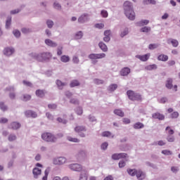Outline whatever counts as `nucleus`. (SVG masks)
<instances>
[{
	"label": "nucleus",
	"instance_id": "nucleus-34",
	"mask_svg": "<svg viewBox=\"0 0 180 180\" xmlns=\"http://www.w3.org/2000/svg\"><path fill=\"white\" fill-rule=\"evenodd\" d=\"M157 68L158 67L155 64L149 65L145 67V70H147V71H153V70H157Z\"/></svg>",
	"mask_w": 180,
	"mask_h": 180
},
{
	"label": "nucleus",
	"instance_id": "nucleus-61",
	"mask_svg": "<svg viewBox=\"0 0 180 180\" xmlns=\"http://www.w3.org/2000/svg\"><path fill=\"white\" fill-rule=\"evenodd\" d=\"M101 16H103V18H108V13L107 11L102 10L101 12Z\"/></svg>",
	"mask_w": 180,
	"mask_h": 180
},
{
	"label": "nucleus",
	"instance_id": "nucleus-63",
	"mask_svg": "<svg viewBox=\"0 0 180 180\" xmlns=\"http://www.w3.org/2000/svg\"><path fill=\"white\" fill-rule=\"evenodd\" d=\"M109 146V144L108 143V142H104L101 144V150H106L108 148V146Z\"/></svg>",
	"mask_w": 180,
	"mask_h": 180
},
{
	"label": "nucleus",
	"instance_id": "nucleus-29",
	"mask_svg": "<svg viewBox=\"0 0 180 180\" xmlns=\"http://www.w3.org/2000/svg\"><path fill=\"white\" fill-rule=\"evenodd\" d=\"M81 83L77 79L72 80L70 84V88H75V86H79Z\"/></svg>",
	"mask_w": 180,
	"mask_h": 180
},
{
	"label": "nucleus",
	"instance_id": "nucleus-40",
	"mask_svg": "<svg viewBox=\"0 0 180 180\" xmlns=\"http://www.w3.org/2000/svg\"><path fill=\"white\" fill-rule=\"evenodd\" d=\"M140 32L142 33H149V32H151V27H143L141 28Z\"/></svg>",
	"mask_w": 180,
	"mask_h": 180
},
{
	"label": "nucleus",
	"instance_id": "nucleus-20",
	"mask_svg": "<svg viewBox=\"0 0 180 180\" xmlns=\"http://www.w3.org/2000/svg\"><path fill=\"white\" fill-rule=\"evenodd\" d=\"M152 117H153V119H158V120H164V119H165V116L160 112L153 113Z\"/></svg>",
	"mask_w": 180,
	"mask_h": 180
},
{
	"label": "nucleus",
	"instance_id": "nucleus-58",
	"mask_svg": "<svg viewBox=\"0 0 180 180\" xmlns=\"http://www.w3.org/2000/svg\"><path fill=\"white\" fill-rule=\"evenodd\" d=\"M94 84H96V85H101L103 84V80L99 79H94Z\"/></svg>",
	"mask_w": 180,
	"mask_h": 180
},
{
	"label": "nucleus",
	"instance_id": "nucleus-6",
	"mask_svg": "<svg viewBox=\"0 0 180 180\" xmlns=\"http://www.w3.org/2000/svg\"><path fill=\"white\" fill-rule=\"evenodd\" d=\"M75 131L78 134L79 137H86V135L85 134V131H86V127L85 126H77L75 127Z\"/></svg>",
	"mask_w": 180,
	"mask_h": 180
},
{
	"label": "nucleus",
	"instance_id": "nucleus-31",
	"mask_svg": "<svg viewBox=\"0 0 180 180\" xmlns=\"http://www.w3.org/2000/svg\"><path fill=\"white\" fill-rule=\"evenodd\" d=\"M158 61H168V56L164 55V54H160L158 56Z\"/></svg>",
	"mask_w": 180,
	"mask_h": 180
},
{
	"label": "nucleus",
	"instance_id": "nucleus-9",
	"mask_svg": "<svg viewBox=\"0 0 180 180\" xmlns=\"http://www.w3.org/2000/svg\"><path fill=\"white\" fill-rule=\"evenodd\" d=\"M25 117H32V119H36L37 117V112L32 110H27L24 112Z\"/></svg>",
	"mask_w": 180,
	"mask_h": 180
},
{
	"label": "nucleus",
	"instance_id": "nucleus-3",
	"mask_svg": "<svg viewBox=\"0 0 180 180\" xmlns=\"http://www.w3.org/2000/svg\"><path fill=\"white\" fill-rule=\"evenodd\" d=\"M127 95L130 101H137L141 102L143 98H141V94L134 92L133 90H128L127 91Z\"/></svg>",
	"mask_w": 180,
	"mask_h": 180
},
{
	"label": "nucleus",
	"instance_id": "nucleus-41",
	"mask_svg": "<svg viewBox=\"0 0 180 180\" xmlns=\"http://www.w3.org/2000/svg\"><path fill=\"white\" fill-rule=\"evenodd\" d=\"M17 139L18 137L16 136V135H15V134H11L10 135H8V141H15V140H16Z\"/></svg>",
	"mask_w": 180,
	"mask_h": 180
},
{
	"label": "nucleus",
	"instance_id": "nucleus-4",
	"mask_svg": "<svg viewBox=\"0 0 180 180\" xmlns=\"http://www.w3.org/2000/svg\"><path fill=\"white\" fill-rule=\"evenodd\" d=\"M34 58L37 59V61H46L51 58V53L50 52H44L39 54H35Z\"/></svg>",
	"mask_w": 180,
	"mask_h": 180
},
{
	"label": "nucleus",
	"instance_id": "nucleus-54",
	"mask_svg": "<svg viewBox=\"0 0 180 180\" xmlns=\"http://www.w3.org/2000/svg\"><path fill=\"white\" fill-rule=\"evenodd\" d=\"M179 113L178 112H174L171 114L172 119H178Z\"/></svg>",
	"mask_w": 180,
	"mask_h": 180
},
{
	"label": "nucleus",
	"instance_id": "nucleus-33",
	"mask_svg": "<svg viewBox=\"0 0 180 180\" xmlns=\"http://www.w3.org/2000/svg\"><path fill=\"white\" fill-rule=\"evenodd\" d=\"M127 171L129 175H130L131 176H136L137 174V169H128Z\"/></svg>",
	"mask_w": 180,
	"mask_h": 180
},
{
	"label": "nucleus",
	"instance_id": "nucleus-15",
	"mask_svg": "<svg viewBox=\"0 0 180 180\" xmlns=\"http://www.w3.org/2000/svg\"><path fill=\"white\" fill-rule=\"evenodd\" d=\"M79 180H88V171L86 169H82L81 171Z\"/></svg>",
	"mask_w": 180,
	"mask_h": 180
},
{
	"label": "nucleus",
	"instance_id": "nucleus-10",
	"mask_svg": "<svg viewBox=\"0 0 180 180\" xmlns=\"http://www.w3.org/2000/svg\"><path fill=\"white\" fill-rule=\"evenodd\" d=\"M77 20L79 23H85L86 22H88V20H89V14L86 13H83L79 17Z\"/></svg>",
	"mask_w": 180,
	"mask_h": 180
},
{
	"label": "nucleus",
	"instance_id": "nucleus-32",
	"mask_svg": "<svg viewBox=\"0 0 180 180\" xmlns=\"http://www.w3.org/2000/svg\"><path fill=\"white\" fill-rule=\"evenodd\" d=\"M12 25V17H7V20L6 21V29H10L11 25Z\"/></svg>",
	"mask_w": 180,
	"mask_h": 180
},
{
	"label": "nucleus",
	"instance_id": "nucleus-28",
	"mask_svg": "<svg viewBox=\"0 0 180 180\" xmlns=\"http://www.w3.org/2000/svg\"><path fill=\"white\" fill-rule=\"evenodd\" d=\"M168 44L171 43V44L173 46V47H178L179 42L176 39H170L167 41Z\"/></svg>",
	"mask_w": 180,
	"mask_h": 180
},
{
	"label": "nucleus",
	"instance_id": "nucleus-39",
	"mask_svg": "<svg viewBox=\"0 0 180 180\" xmlns=\"http://www.w3.org/2000/svg\"><path fill=\"white\" fill-rule=\"evenodd\" d=\"M117 89V84H112L109 86L108 90L110 91V92H113L114 91H116Z\"/></svg>",
	"mask_w": 180,
	"mask_h": 180
},
{
	"label": "nucleus",
	"instance_id": "nucleus-8",
	"mask_svg": "<svg viewBox=\"0 0 180 180\" xmlns=\"http://www.w3.org/2000/svg\"><path fill=\"white\" fill-rule=\"evenodd\" d=\"M15 53V48L12 46L6 47L3 51V54L6 56V57H11L13 54Z\"/></svg>",
	"mask_w": 180,
	"mask_h": 180
},
{
	"label": "nucleus",
	"instance_id": "nucleus-22",
	"mask_svg": "<svg viewBox=\"0 0 180 180\" xmlns=\"http://www.w3.org/2000/svg\"><path fill=\"white\" fill-rule=\"evenodd\" d=\"M150 23V20H141L136 23V26L141 27L143 26H146Z\"/></svg>",
	"mask_w": 180,
	"mask_h": 180
},
{
	"label": "nucleus",
	"instance_id": "nucleus-36",
	"mask_svg": "<svg viewBox=\"0 0 180 180\" xmlns=\"http://www.w3.org/2000/svg\"><path fill=\"white\" fill-rule=\"evenodd\" d=\"M134 129H143L144 124L141 122H136L133 126Z\"/></svg>",
	"mask_w": 180,
	"mask_h": 180
},
{
	"label": "nucleus",
	"instance_id": "nucleus-53",
	"mask_svg": "<svg viewBox=\"0 0 180 180\" xmlns=\"http://www.w3.org/2000/svg\"><path fill=\"white\" fill-rule=\"evenodd\" d=\"M111 158H112V160H120L119 153L112 154V156H111Z\"/></svg>",
	"mask_w": 180,
	"mask_h": 180
},
{
	"label": "nucleus",
	"instance_id": "nucleus-30",
	"mask_svg": "<svg viewBox=\"0 0 180 180\" xmlns=\"http://www.w3.org/2000/svg\"><path fill=\"white\" fill-rule=\"evenodd\" d=\"M78 158H85L86 157V150H80L77 153Z\"/></svg>",
	"mask_w": 180,
	"mask_h": 180
},
{
	"label": "nucleus",
	"instance_id": "nucleus-35",
	"mask_svg": "<svg viewBox=\"0 0 180 180\" xmlns=\"http://www.w3.org/2000/svg\"><path fill=\"white\" fill-rule=\"evenodd\" d=\"M114 113L115 115H117V116H120V117H123V116H124V112L120 109H115L114 110Z\"/></svg>",
	"mask_w": 180,
	"mask_h": 180
},
{
	"label": "nucleus",
	"instance_id": "nucleus-52",
	"mask_svg": "<svg viewBox=\"0 0 180 180\" xmlns=\"http://www.w3.org/2000/svg\"><path fill=\"white\" fill-rule=\"evenodd\" d=\"M118 165L119 168H124V167H126V162L124 160H120Z\"/></svg>",
	"mask_w": 180,
	"mask_h": 180
},
{
	"label": "nucleus",
	"instance_id": "nucleus-64",
	"mask_svg": "<svg viewBox=\"0 0 180 180\" xmlns=\"http://www.w3.org/2000/svg\"><path fill=\"white\" fill-rule=\"evenodd\" d=\"M49 169H46L44 172V176L42 178V180H47V177L49 176Z\"/></svg>",
	"mask_w": 180,
	"mask_h": 180
},
{
	"label": "nucleus",
	"instance_id": "nucleus-1",
	"mask_svg": "<svg viewBox=\"0 0 180 180\" xmlns=\"http://www.w3.org/2000/svg\"><path fill=\"white\" fill-rule=\"evenodd\" d=\"M124 15L129 20H134L136 19V13H134V8L133 3L130 1H125L124 3Z\"/></svg>",
	"mask_w": 180,
	"mask_h": 180
},
{
	"label": "nucleus",
	"instance_id": "nucleus-42",
	"mask_svg": "<svg viewBox=\"0 0 180 180\" xmlns=\"http://www.w3.org/2000/svg\"><path fill=\"white\" fill-rule=\"evenodd\" d=\"M46 25L49 29H53V26H54V22L51 20H46Z\"/></svg>",
	"mask_w": 180,
	"mask_h": 180
},
{
	"label": "nucleus",
	"instance_id": "nucleus-23",
	"mask_svg": "<svg viewBox=\"0 0 180 180\" xmlns=\"http://www.w3.org/2000/svg\"><path fill=\"white\" fill-rule=\"evenodd\" d=\"M129 32H130L129 31V28L125 27L122 30H121L120 33V37H121V39H123V37H125V36H127V34H129Z\"/></svg>",
	"mask_w": 180,
	"mask_h": 180
},
{
	"label": "nucleus",
	"instance_id": "nucleus-46",
	"mask_svg": "<svg viewBox=\"0 0 180 180\" xmlns=\"http://www.w3.org/2000/svg\"><path fill=\"white\" fill-rule=\"evenodd\" d=\"M167 140L169 143H174V141H175V137L172 135H168Z\"/></svg>",
	"mask_w": 180,
	"mask_h": 180
},
{
	"label": "nucleus",
	"instance_id": "nucleus-48",
	"mask_svg": "<svg viewBox=\"0 0 180 180\" xmlns=\"http://www.w3.org/2000/svg\"><path fill=\"white\" fill-rule=\"evenodd\" d=\"M112 136V133L109 131H105L102 133L103 137H110Z\"/></svg>",
	"mask_w": 180,
	"mask_h": 180
},
{
	"label": "nucleus",
	"instance_id": "nucleus-13",
	"mask_svg": "<svg viewBox=\"0 0 180 180\" xmlns=\"http://www.w3.org/2000/svg\"><path fill=\"white\" fill-rule=\"evenodd\" d=\"M112 34V31L110 30H107L104 32V37H103V41L105 43H109L110 41V34Z\"/></svg>",
	"mask_w": 180,
	"mask_h": 180
},
{
	"label": "nucleus",
	"instance_id": "nucleus-27",
	"mask_svg": "<svg viewBox=\"0 0 180 180\" xmlns=\"http://www.w3.org/2000/svg\"><path fill=\"white\" fill-rule=\"evenodd\" d=\"M172 82H173V80L172 78L167 79L165 84V86L166 88H167V89H172V86H174V85L172 84Z\"/></svg>",
	"mask_w": 180,
	"mask_h": 180
},
{
	"label": "nucleus",
	"instance_id": "nucleus-7",
	"mask_svg": "<svg viewBox=\"0 0 180 180\" xmlns=\"http://www.w3.org/2000/svg\"><path fill=\"white\" fill-rule=\"evenodd\" d=\"M67 162V158L64 157L54 158L53 159V164L54 165H63Z\"/></svg>",
	"mask_w": 180,
	"mask_h": 180
},
{
	"label": "nucleus",
	"instance_id": "nucleus-44",
	"mask_svg": "<svg viewBox=\"0 0 180 180\" xmlns=\"http://www.w3.org/2000/svg\"><path fill=\"white\" fill-rule=\"evenodd\" d=\"M67 140H68V141H71L72 143H79V139L77 138H72L71 136H68Z\"/></svg>",
	"mask_w": 180,
	"mask_h": 180
},
{
	"label": "nucleus",
	"instance_id": "nucleus-26",
	"mask_svg": "<svg viewBox=\"0 0 180 180\" xmlns=\"http://www.w3.org/2000/svg\"><path fill=\"white\" fill-rule=\"evenodd\" d=\"M32 99V96L30 94H22L20 96V100L22 101V102H27Z\"/></svg>",
	"mask_w": 180,
	"mask_h": 180
},
{
	"label": "nucleus",
	"instance_id": "nucleus-5",
	"mask_svg": "<svg viewBox=\"0 0 180 180\" xmlns=\"http://www.w3.org/2000/svg\"><path fill=\"white\" fill-rule=\"evenodd\" d=\"M41 139L44 140V141H47L48 143H56L57 141V138H56V135L46 132L41 135Z\"/></svg>",
	"mask_w": 180,
	"mask_h": 180
},
{
	"label": "nucleus",
	"instance_id": "nucleus-17",
	"mask_svg": "<svg viewBox=\"0 0 180 180\" xmlns=\"http://www.w3.org/2000/svg\"><path fill=\"white\" fill-rule=\"evenodd\" d=\"M130 72L131 70L129 68H123L120 71V75H122V77H127V75L130 74Z\"/></svg>",
	"mask_w": 180,
	"mask_h": 180
},
{
	"label": "nucleus",
	"instance_id": "nucleus-12",
	"mask_svg": "<svg viewBox=\"0 0 180 180\" xmlns=\"http://www.w3.org/2000/svg\"><path fill=\"white\" fill-rule=\"evenodd\" d=\"M136 176L138 180H144L146 179V172H143L141 169H138Z\"/></svg>",
	"mask_w": 180,
	"mask_h": 180
},
{
	"label": "nucleus",
	"instance_id": "nucleus-21",
	"mask_svg": "<svg viewBox=\"0 0 180 180\" xmlns=\"http://www.w3.org/2000/svg\"><path fill=\"white\" fill-rule=\"evenodd\" d=\"M56 85H57L58 89H60V90L63 89H64V86H66V85H67V83L63 82H61V80H60V79H57V80L56 81Z\"/></svg>",
	"mask_w": 180,
	"mask_h": 180
},
{
	"label": "nucleus",
	"instance_id": "nucleus-47",
	"mask_svg": "<svg viewBox=\"0 0 180 180\" xmlns=\"http://www.w3.org/2000/svg\"><path fill=\"white\" fill-rule=\"evenodd\" d=\"M63 46H58L57 48V56H61L63 54Z\"/></svg>",
	"mask_w": 180,
	"mask_h": 180
},
{
	"label": "nucleus",
	"instance_id": "nucleus-45",
	"mask_svg": "<svg viewBox=\"0 0 180 180\" xmlns=\"http://www.w3.org/2000/svg\"><path fill=\"white\" fill-rule=\"evenodd\" d=\"M0 109L3 112H5L6 110H8V107L4 103V102H0Z\"/></svg>",
	"mask_w": 180,
	"mask_h": 180
},
{
	"label": "nucleus",
	"instance_id": "nucleus-51",
	"mask_svg": "<svg viewBox=\"0 0 180 180\" xmlns=\"http://www.w3.org/2000/svg\"><path fill=\"white\" fill-rule=\"evenodd\" d=\"M57 122H58V123H63V124H67L68 123V121L66 120L63 119L61 117H58Z\"/></svg>",
	"mask_w": 180,
	"mask_h": 180
},
{
	"label": "nucleus",
	"instance_id": "nucleus-37",
	"mask_svg": "<svg viewBox=\"0 0 180 180\" xmlns=\"http://www.w3.org/2000/svg\"><path fill=\"white\" fill-rule=\"evenodd\" d=\"M53 6L54 9H56V11H61V4H60L57 1L53 2Z\"/></svg>",
	"mask_w": 180,
	"mask_h": 180
},
{
	"label": "nucleus",
	"instance_id": "nucleus-56",
	"mask_svg": "<svg viewBox=\"0 0 180 180\" xmlns=\"http://www.w3.org/2000/svg\"><path fill=\"white\" fill-rule=\"evenodd\" d=\"M46 117L47 119H49V120H54V115H52V114L50 112H46Z\"/></svg>",
	"mask_w": 180,
	"mask_h": 180
},
{
	"label": "nucleus",
	"instance_id": "nucleus-14",
	"mask_svg": "<svg viewBox=\"0 0 180 180\" xmlns=\"http://www.w3.org/2000/svg\"><path fill=\"white\" fill-rule=\"evenodd\" d=\"M21 126L20 123L18 122H13L9 124L8 129H11L12 130H18Z\"/></svg>",
	"mask_w": 180,
	"mask_h": 180
},
{
	"label": "nucleus",
	"instance_id": "nucleus-2",
	"mask_svg": "<svg viewBox=\"0 0 180 180\" xmlns=\"http://www.w3.org/2000/svg\"><path fill=\"white\" fill-rule=\"evenodd\" d=\"M106 57L105 53H91L88 56V58L91 60V64L94 65H96V64H98V60H101L102 58H105Z\"/></svg>",
	"mask_w": 180,
	"mask_h": 180
},
{
	"label": "nucleus",
	"instance_id": "nucleus-59",
	"mask_svg": "<svg viewBox=\"0 0 180 180\" xmlns=\"http://www.w3.org/2000/svg\"><path fill=\"white\" fill-rule=\"evenodd\" d=\"M70 102L73 105H79V101H78V99L71 98Z\"/></svg>",
	"mask_w": 180,
	"mask_h": 180
},
{
	"label": "nucleus",
	"instance_id": "nucleus-50",
	"mask_svg": "<svg viewBox=\"0 0 180 180\" xmlns=\"http://www.w3.org/2000/svg\"><path fill=\"white\" fill-rule=\"evenodd\" d=\"M159 103H167L168 102V98L167 97H162L160 99L158 100Z\"/></svg>",
	"mask_w": 180,
	"mask_h": 180
},
{
	"label": "nucleus",
	"instance_id": "nucleus-57",
	"mask_svg": "<svg viewBox=\"0 0 180 180\" xmlns=\"http://www.w3.org/2000/svg\"><path fill=\"white\" fill-rule=\"evenodd\" d=\"M162 154H164V155H172V152L168 150H162Z\"/></svg>",
	"mask_w": 180,
	"mask_h": 180
},
{
	"label": "nucleus",
	"instance_id": "nucleus-11",
	"mask_svg": "<svg viewBox=\"0 0 180 180\" xmlns=\"http://www.w3.org/2000/svg\"><path fill=\"white\" fill-rule=\"evenodd\" d=\"M68 167L70 169H71L72 171H77V172L82 171V167L79 164L74 163V164L69 165Z\"/></svg>",
	"mask_w": 180,
	"mask_h": 180
},
{
	"label": "nucleus",
	"instance_id": "nucleus-24",
	"mask_svg": "<svg viewBox=\"0 0 180 180\" xmlns=\"http://www.w3.org/2000/svg\"><path fill=\"white\" fill-rule=\"evenodd\" d=\"M35 94L38 98H44L46 90L38 89L36 91Z\"/></svg>",
	"mask_w": 180,
	"mask_h": 180
},
{
	"label": "nucleus",
	"instance_id": "nucleus-16",
	"mask_svg": "<svg viewBox=\"0 0 180 180\" xmlns=\"http://www.w3.org/2000/svg\"><path fill=\"white\" fill-rule=\"evenodd\" d=\"M45 44H46V46H49V47H52V48H56L58 46L56 42H54L50 39H45Z\"/></svg>",
	"mask_w": 180,
	"mask_h": 180
},
{
	"label": "nucleus",
	"instance_id": "nucleus-60",
	"mask_svg": "<svg viewBox=\"0 0 180 180\" xmlns=\"http://www.w3.org/2000/svg\"><path fill=\"white\" fill-rule=\"evenodd\" d=\"M48 108L49 109H52V110L57 109V104L56 103L49 104Z\"/></svg>",
	"mask_w": 180,
	"mask_h": 180
},
{
	"label": "nucleus",
	"instance_id": "nucleus-25",
	"mask_svg": "<svg viewBox=\"0 0 180 180\" xmlns=\"http://www.w3.org/2000/svg\"><path fill=\"white\" fill-rule=\"evenodd\" d=\"M98 47L102 50V51H103V53H106V51H108V46H106L103 41H100L98 43Z\"/></svg>",
	"mask_w": 180,
	"mask_h": 180
},
{
	"label": "nucleus",
	"instance_id": "nucleus-62",
	"mask_svg": "<svg viewBox=\"0 0 180 180\" xmlns=\"http://www.w3.org/2000/svg\"><path fill=\"white\" fill-rule=\"evenodd\" d=\"M6 91H8L9 92H15V86H9L6 88Z\"/></svg>",
	"mask_w": 180,
	"mask_h": 180
},
{
	"label": "nucleus",
	"instance_id": "nucleus-43",
	"mask_svg": "<svg viewBox=\"0 0 180 180\" xmlns=\"http://www.w3.org/2000/svg\"><path fill=\"white\" fill-rule=\"evenodd\" d=\"M82 36H84V34L82 32V31H79L75 34V39L76 40H79L80 39H82Z\"/></svg>",
	"mask_w": 180,
	"mask_h": 180
},
{
	"label": "nucleus",
	"instance_id": "nucleus-38",
	"mask_svg": "<svg viewBox=\"0 0 180 180\" xmlns=\"http://www.w3.org/2000/svg\"><path fill=\"white\" fill-rule=\"evenodd\" d=\"M70 60V56H68L63 55L60 57V61L62 63H69Z\"/></svg>",
	"mask_w": 180,
	"mask_h": 180
},
{
	"label": "nucleus",
	"instance_id": "nucleus-49",
	"mask_svg": "<svg viewBox=\"0 0 180 180\" xmlns=\"http://www.w3.org/2000/svg\"><path fill=\"white\" fill-rule=\"evenodd\" d=\"M75 112H76L77 115H79V116H81V115H82V113H83L82 108L77 107L75 110Z\"/></svg>",
	"mask_w": 180,
	"mask_h": 180
},
{
	"label": "nucleus",
	"instance_id": "nucleus-19",
	"mask_svg": "<svg viewBox=\"0 0 180 180\" xmlns=\"http://www.w3.org/2000/svg\"><path fill=\"white\" fill-rule=\"evenodd\" d=\"M136 58H139V60H141V61H147L148 58H150V53H147L145 55H136Z\"/></svg>",
	"mask_w": 180,
	"mask_h": 180
},
{
	"label": "nucleus",
	"instance_id": "nucleus-18",
	"mask_svg": "<svg viewBox=\"0 0 180 180\" xmlns=\"http://www.w3.org/2000/svg\"><path fill=\"white\" fill-rule=\"evenodd\" d=\"M32 174L34 175V178L37 179V178H39V175L41 174V169L37 167H34L32 170Z\"/></svg>",
	"mask_w": 180,
	"mask_h": 180
},
{
	"label": "nucleus",
	"instance_id": "nucleus-55",
	"mask_svg": "<svg viewBox=\"0 0 180 180\" xmlns=\"http://www.w3.org/2000/svg\"><path fill=\"white\" fill-rule=\"evenodd\" d=\"M13 34H14L15 37H20V31L18 30H14L13 31Z\"/></svg>",
	"mask_w": 180,
	"mask_h": 180
}]
</instances>
